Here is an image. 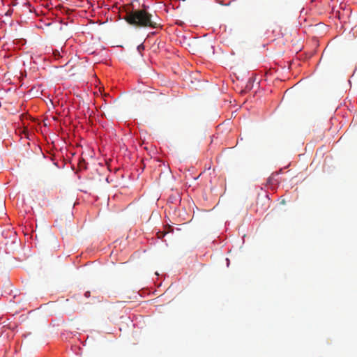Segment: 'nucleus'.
Returning a JSON list of instances; mask_svg holds the SVG:
<instances>
[{
    "instance_id": "obj_1",
    "label": "nucleus",
    "mask_w": 357,
    "mask_h": 357,
    "mask_svg": "<svg viewBox=\"0 0 357 357\" xmlns=\"http://www.w3.org/2000/svg\"><path fill=\"white\" fill-rule=\"evenodd\" d=\"M123 19L130 25L139 27L156 28L158 24L152 20V15L146 10V6L142 9H131L128 7L126 10Z\"/></svg>"
}]
</instances>
